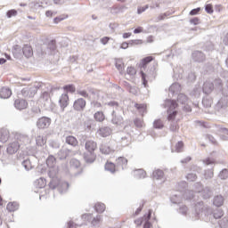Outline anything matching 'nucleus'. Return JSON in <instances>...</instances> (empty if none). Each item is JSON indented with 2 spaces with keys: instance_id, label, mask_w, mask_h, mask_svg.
Masks as SVG:
<instances>
[{
  "instance_id": "obj_60",
  "label": "nucleus",
  "mask_w": 228,
  "mask_h": 228,
  "mask_svg": "<svg viewBox=\"0 0 228 228\" xmlns=\"http://www.w3.org/2000/svg\"><path fill=\"white\" fill-rule=\"evenodd\" d=\"M152 60H154L152 58V56H148L146 58L142 59V67H145V65H147L148 63H151V61H152Z\"/></svg>"
},
{
  "instance_id": "obj_7",
  "label": "nucleus",
  "mask_w": 228,
  "mask_h": 228,
  "mask_svg": "<svg viewBox=\"0 0 228 228\" xmlns=\"http://www.w3.org/2000/svg\"><path fill=\"white\" fill-rule=\"evenodd\" d=\"M203 211L209 213V207L205 206L203 201H199L195 205V213L194 216H192V220H199V218H200V213H203Z\"/></svg>"
},
{
  "instance_id": "obj_41",
  "label": "nucleus",
  "mask_w": 228,
  "mask_h": 228,
  "mask_svg": "<svg viewBox=\"0 0 228 228\" xmlns=\"http://www.w3.org/2000/svg\"><path fill=\"white\" fill-rule=\"evenodd\" d=\"M69 165H70V170H74L78 167H81V163L79 162V160L76 159H71V160L69 161Z\"/></svg>"
},
{
  "instance_id": "obj_22",
  "label": "nucleus",
  "mask_w": 228,
  "mask_h": 228,
  "mask_svg": "<svg viewBox=\"0 0 228 228\" xmlns=\"http://www.w3.org/2000/svg\"><path fill=\"white\" fill-rule=\"evenodd\" d=\"M12 97V90L10 88L3 87L0 89V99H9Z\"/></svg>"
},
{
  "instance_id": "obj_15",
  "label": "nucleus",
  "mask_w": 228,
  "mask_h": 228,
  "mask_svg": "<svg viewBox=\"0 0 228 228\" xmlns=\"http://www.w3.org/2000/svg\"><path fill=\"white\" fill-rule=\"evenodd\" d=\"M10 139V130L6 128H2L0 130V142L2 143H6Z\"/></svg>"
},
{
  "instance_id": "obj_13",
  "label": "nucleus",
  "mask_w": 228,
  "mask_h": 228,
  "mask_svg": "<svg viewBox=\"0 0 228 228\" xmlns=\"http://www.w3.org/2000/svg\"><path fill=\"white\" fill-rule=\"evenodd\" d=\"M59 104L61 106V110H62V111H65V108L69 106V94H61L59 99Z\"/></svg>"
},
{
  "instance_id": "obj_61",
  "label": "nucleus",
  "mask_w": 228,
  "mask_h": 228,
  "mask_svg": "<svg viewBox=\"0 0 228 228\" xmlns=\"http://www.w3.org/2000/svg\"><path fill=\"white\" fill-rule=\"evenodd\" d=\"M126 74H128V76H134L136 74V69L133 67H128L126 69Z\"/></svg>"
},
{
  "instance_id": "obj_57",
  "label": "nucleus",
  "mask_w": 228,
  "mask_h": 228,
  "mask_svg": "<svg viewBox=\"0 0 228 228\" xmlns=\"http://www.w3.org/2000/svg\"><path fill=\"white\" fill-rule=\"evenodd\" d=\"M219 225L221 228H225L227 227L228 225V219L224 217L223 219H221L219 222H218Z\"/></svg>"
},
{
  "instance_id": "obj_53",
  "label": "nucleus",
  "mask_w": 228,
  "mask_h": 228,
  "mask_svg": "<svg viewBox=\"0 0 228 228\" xmlns=\"http://www.w3.org/2000/svg\"><path fill=\"white\" fill-rule=\"evenodd\" d=\"M224 216V211L222 209H217L214 212V218L218 220V218H222Z\"/></svg>"
},
{
  "instance_id": "obj_17",
  "label": "nucleus",
  "mask_w": 228,
  "mask_h": 228,
  "mask_svg": "<svg viewBox=\"0 0 228 228\" xmlns=\"http://www.w3.org/2000/svg\"><path fill=\"white\" fill-rule=\"evenodd\" d=\"M192 60L200 63L206 60V55L200 51H195L192 53Z\"/></svg>"
},
{
  "instance_id": "obj_31",
  "label": "nucleus",
  "mask_w": 228,
  "mask_h": 228,
  "mask_svg": "<svg viewBox=\"0 0 228 228\" xmlns=\"http://www.w3.org/2000/svg\"><path fill=\"white\" fill-rule=\"evenodd\" d=\"M100 152H102V154H111V152H113V149H111L108 144H102L100 146Z\"/></svg>"
},
{
  "instance_id": "obj_56",
  "label": "nucleus",
  "mask_w": 228,
  "mask_h": 228,
  "mask_svg": "<svg viewBox=\"0 0 228 228\" xmlns=\"http://www.w3.org/2000/svg\"><path fill=\"white\" fill-rule=\"evenodd\" d=\"M183 147H184V143L183 142H178L175 145V152H183Z\"/></svg>"
},
{
  "instance_id": "obj_62",
  "label": "nucleus",
  "mask_w": 228,
  "mask_h": 228,
  "mask_svg": "<svg viewBox=\"0 0 228 228\" xmlns=\"http://www.w3.org/2000/svg\"><path fill=\"white\" fill-rule=\"evenodd\" d=\"M205 12H207V13H213L214 10H213V5L211 4H208L205 5Z\"/></svg>"
},
{
  "instance_id": "obj_42",
  "label": "nucleus",
  "mask_w": 228,
  "mask_h": 228,
  "mask_svg": "<svg viewBox=\"0 0 228 228\" xmlns=\"http://www.w3.org/2000/svg\"><path fill=\"white\" fill-rule=\"evenodd\" d=\"M177 102L180 104H186V102H188V96H186L184 94H178Z\"/></svg>"
},
{
  "instance_id": "obj_37",
  "label": "nucleus",
  "mask_w": 228,
  "mask_h": 228,
  "mask_svg": "<svg viewBox=\"0 0 228 228\" xmlns=\"http://www.w3.org/2000/svg\"><path fill=\"white\" fill-rule=\"evenodd\" d=\"M36 143L37 145H38V147H42L43 145H45V143H47V139L43 135H38L36 138Z\"/></svg>"
},
{
  "instance_id": "obj_21",
  "label": "nucleus",
  "mask_w": 228,
  "mask_h": 228,
  "mask_svg": "<svg viewBox=\"0 0 228 228\" xmlns=\"http://www.w3.org/2000/svg\"><path fill=\"white\" fill-rule=\"evenodd\" d=\"M215 89V86L213 85V82L207 81L203 84V93L207 95L211 94L213 90Z\"/></svg>"
},
{
  "instance_id": "obj_63",
  "label": "nucleus",
  "mask_w": 228,
  "mask_h": 228,
  "mask_svg": "<svg viewBox=\"0 0 228 228\" xmlns=\"http://www.w3.org/2000/svg\"><path fill=\"white\" fill-rule=\"evenodd\" d=\"M195 79H197V76L195 75L194 72H191L188 75V81H190L191 83H193V81H195Z\"/></svg>"
},
{
  "instance_id": "obj_27",
  "label": "nucleus",
  "mask_w": 228,
  "mask_h": 228,
  "mask_svg": "<svg viewBox=\"0 0 228 228\" xmlns=\"http://www.w3.org/2000/svg\"><path fill=\"white\" fill-rule=\"evenodd\" d=\"M17 142L18 143H20V145H26V143H29V137H28V135H24V134H20L17 135Z\"/></svg>"
},
{
  "instance_id": "obj_3",
  "label": "nucleus",
  "mask_w": 228,
  "mask_h": 228,
  "mask_svg": "<svg viewBox=\"0 0 228 228\" xmlns=\"http://www.w3.org/2000/svg\"><path fill=\"white\" fill-rule=\"evenodd\" d=\"M196 191L200 193V197L205 200L213 197V191L209 187H205L200 183H195Z\"/></svg>"
},
{
  "instance_id": "obj_2",
  "label": "nucleus",
  "mask_w": 228,
  "mask_h": 228,
  "mask_svg": "<svg viewBox=\"0 0 228 228\" xmlns=\"http://www.w3.org/2000/svg\"><path fill=\"white\" fill-rule=\"evenodd\" d=\"M177 106V102L174 100H166L164 102V108H167V120H174L177 115V111L175 107Z\"/></svg>"
},
{
  "instance_id": "obj_33",
  "label": "nucleus",
  "mask_w": 228,
  "mask_h": 228,
  "mask_svg": "<svg viewBox=\"0 0 228 228\" xmlns=\"http://www.w3.org/2000/svg\"><path fill=\"white\" fill-rule=\"evenodd\" d=\"M214 206H216V208H220V206H224V196L217 195L214 198L213 201Z\"/></svg>"
},
{
  "instance_id": "obj_43",
  "label": "nucleus",
  "mask_w": 228,
  "mask_h": 228,
  "mask_svg": "<svg viewBox=\"0 0 228 228\" xmlns=\"http://www.w3.org/2000/svg\"><path fill=\"white\" fill-rule=\"evenodd\" d=\"M181 200H183V198L181 197V194H174L171 197V202L173 204H181Z\"/></svg>"
},
{
  "instance_id": "obj_1",
  "label": "nucleus",
  "mask_w": 228,
  "mask_h": 228,
  "mask_svg": "<svg viewBox=\"0 0 228 228\" xmlns=\"http://www.w3.org/2000/svg\"><path fill=\"white\" fill-rule=\"evenodd\" d=\"M60 172V168L57 166H53L49 167L48 175L51 179L49 183V186L52 190H55L58 188L61 193H65L69 190V183L61 181L58 178V174Z\"/></svg>"
},
{
  "instance_id": "obj_30",
  "label": "nucleus",
  "mask_w": 228,
  "mask_h": 228,
  "mask_svg": "<svg viewBox=\"0 0 228 228\" xmlns=\"http://www.w3.org/2000/svg\"><path fill=\"white\" fill-rule=\"evenodd\" d=\"M169 92L173 95H175V94H179L181 92V85L179 83H174L170 87H169Z\"/></svg>"
},
{
  "instance_id": "obj_14",
  "label": "nucleus",
  "mask_w": 228,
  "mask_h": 228,
  "mask_svg": "<svg viewBox=\"0 0 228 228\" xmlns=\"http://www.w3.org/2000/svg\"><path fill=\"white\" fill-rule=\"evenodd\" d=\"M85 149L87 152L94 153L95 152V149H97V142L92 140L86 141L85 143Z\"/></svg>"
},
{
  "instance_id": "obj_36",
  "label": "nucleus",
  "mask_w": 228,
  "mask_h": 228,
  "mask_svg": "<svg viewBox=\"0 0 228 228\" xmlns=\"http://www.w3.org/2000/svg\"><path fill=\"white\" fill-rule=\"evenodd\" d=\"M17 209H19V203L17 201L9 202L7 204L8 211L13 212V211H17Z\"/></svg>"
},
{
  "instance_id": "obj_40",
  "label": "nucleus",
  "mask_w": 228,
  "mask_h": 228,
  "mask_svg": "<svg viewBox=\"0 0 228 228\" xmlns=\"http://www.w3.org/2000/svg\"><path fill=\"white\" fill-rule=\"evenodd\" d=\"M96 213H104L106 210V205L104 203H96L94 206Z\"/></svg>"
},
{
  "instance_id": "obj_11",
  "label": "nucleus",
  "mask_w": 228,
  "mask_h": 228,
  "mask_svg": "<svg viewBox=\"0 0 228 228\" xmlns=\"http://www.w3.org/2000/svg\"><path fill=\"white\" fill-rule=\"evenodd\" d=\"M49 126H51V118L48 117H42L37 121V126L38 129H47Z\"/></svg>"
},
{
  "instance_id": "obj_58",
  "label": "nucleus",
  "mask_w": 228,
  "mask_h": 228,
  "mask_svg": "<svg viewBox=\"0 0 228 228\" xmlns=\"http://www.w3.org/2000/svg\"><path fill=\"white\" fill-rule=\"evenodd\" d=\"M219 177H220V179H227V177H228V170L227 169H223L219 173Z\"/></svg>"
},
{
  "instance_id": "obj_6",
  "label": "nucleus",
  "mask_w": 228,
  "mask_h": 228,
  "mask_svg": "<svg viewBox=\"0 0 228 228\" xmlns=\"http://www.w3.org/2000/svg\"><path fill=\"white\" fill-rule=\"evenodd\" d=\"M228 108V99L227 96L221 98L216 104L215 110L220 115H224L227 111Z\"/></svg>"
},
{
  "instance_id": "obj_18",
  "label": "nucleus",
  "mask_w": 228,
  "mask_h": 228,
  "mask_svg": "<svg viewBox=\"0 0 228 228\" xmlns=\"http://www.w3.org/2000/svg\"><path fill=\"white\" fill-rule=\"evenodd\" d=\"M20 147V143L17 142H13L10 143L7 147V152L8 154H15L19 151V148Z\"/></svg>"
},
{
  "instance_id": "obj_51",
  "label": "nucleus",
  "mask_w": 228,
  "mask_h": 228,
  "mask_svg": "<svg viewBox=\"0 0 228 228\" xmlns=\"http://www.w3.org/2000/svg\"><path fill=\"white\" fill-rule=\"evenodd\" d=\"M63 90L74 94V92H76V86L74 85H67L63 86Z\"/></svg>"
},
{
  "instance_id": "obj_20",
  "label": "nucleus",
  "mask_w": 228,
  "mask_h": 228,
  "mask_svg": "<svg viewBox=\"0 0 228 228\" xmlns=\"http://www.w3.org/2000/svg\"><path fill=\"white\" fill-rule=\"evenodd\" d=\"M69 155L70 150L67 148H61L57 153L59 159H67V158H69Z\"/></svg>"
},
{
  "instance_id": "obj_44",
  "label": "nucleus",
  "mask_w": 228,
  "mask_h": 228,
  "mask_svg": "<svg viewBox=\"0 0 228 228\" xmlns=\"http://www.w3.org/2000/svg\"><path fill=\"white\" fill-rule=\"evenodd\" d=\"M105 170H107V172H110V174H115V164L107 162L105 164Z\"/></svg>"
},
{
  "instance_id": "obj_24",
  "label": "nucleus",
  "mask_w": 228,
  "mask_h": 228,
  "mask_svg": "<svg viewBox=\"0 0 228 228\" xmlns=\"http://www.w3.org/2000/svg\"><path fill=\"white\" fill-rule=\"evenodd\" d=\"M45 47L47 51H45V54H52L53 51H56V40H51Z\"/></svg>"
},
{
  "instance_id": "obj_10",
  "label": "nucleus",
  "mask_w": 228,
  "mask_h": 228,
  "mask_svg": "<svg viewBox=\"0 0 228 228\" xmlns=\"http://www.w3.org/2000/svg\"><path fill=\"white\" fill-rule=\"evenodd\" d=\"M86 108V100L84 98H77L73 103V109L75 111H85Z\"/></svg>"
},
{
  "instance_id": "obj_52",
  "label": "nucleus",
  "mask_w": 228,
  "mask_h": 228,
  "mask_svg": "<svg viewBox=\"0 0 228 228\" xmlns=\"http://www.w3.org/2000/svg\"><path fill=\"white\" fill-rule=\"evenodd\" d=\"M213 49H215V45L213 43H211V41H208L205 44L204 51H213Z\"/></svg>"
},
{
  "instance_id": "obj_28",
  "label": "nucleus",
  "mask_w": 228,
  "mask_h": 228,
  "mask_svg": "<svg viewBox=\"0 0 228 228\" xmlns=\"http://www.w3.org/2000/svg\"><path fill=\"white\" fill-rule=\"evenodd\" d=\"M153 179H157V181H163L165 179V173L163 170L156 169L153 171Z\"/></svg>"
},
{
  "instance_id": "obj_16",
  "label": "nucleus",
  "mask_w": 228,
  "mask_h": 228,
  "mask_svg": "<svg viewBox=\"0 0 228 228\" xmlns=\"http://www.w3.org/2000/svg\"><path fill=\"white\" fill-rule=\"evenodd\" d=\"M97 133L102 138H107V136H110V134H111V128L110 126H102L99 128Z\"/></svg>"
},
{
  "instance_id": "obj_50",
  "label": "nucleus",
  "mask_w": 228,
  "mask_h": 228,
  "mask_svg": "<svg viewBox=\"0 0 228 228\" xmlns=\"http://www.w3.org/2000/svg\"><path fill=\"white\" fill-rule=\"evenodd\" d=\"M213 175H215L213 169H208L205 171V174H204L205 179H213Z\"/></svg>"
},
{
  "instance_id": "obj_46",
  "label": "nucleus",
  "mask_w": 228,
  "mask_h": 228,
  "mask_svg": "<svg viewBox=\"0 0 228 228\" xmlns=\"http://www.w3.org/2000/svg\"><path fill=\"white\" fill-rule=\"evenodd\" d=\"M153 127L155 129H163V127H165V125L163 124V121L161 119H156L153 122Z\"/></svg>"
},
{
  "instance_id": "obj_25",
  "label": "nucleus",
  "mask_w": 228,
  "mask_h": 228,
  "mask_svg": "<svg viewBox=\"0 0 228 228\" xmlns=\"http://www.w3.org/2000/svg\"><path fill=\"white\" fill-rule=\"evenodd\" d=\"M22 53L25 58H31L33 56V48L30 45H25L22 48Z\"/></svg>"
},
{
  "instance_id": "obj_4",
  "label": "nucleus",
  "mask_w": 228,
  "mask_h": 228,
  "mask_svg": "<svg viewBox=\"0 0 228 228\" xmlns=\"http://www.w3.org/2000/svg\"><path fill=\"white\" fill-rule=\"evenodd\" d=\"M82 220L91 222L93 227H100L101 222H102V216L97 215L96 216L94 217L92 214H84L82 215Z\"/></svg>"
},
{
  "instance_id": "obj_9",
  "label": "nucleus",
  "mask_w": 228,
  "mask_h": 228,
  "mask_svg": "<svg viewBox=\"0 0 228 228\" xmlns=\"http://www.w3.org/2000/svg\"><path fill=\"white\" fill-rule=\"evenodd\" d=\"M116 142L121 143L122 147H127L131 143V137L129 134L124 135V134H118L116 135Z\"/></svg>"
},
{
  "instance_id": "obj_5",
  "label": "nucleus",
  "mask_w": 228,
  "mask_h": 228,
  "mask_svg": "<svg viewBox=\"0 0 228 228\" xmlns=\"http://www.w3.org/2000/svg\"><path fill=\"white\" fill-rule=\"evenodd\" d=\"M77 95L80 97H84V99H88L89 101L92 99L91 95H97V91L92 87H87L86 89H83L81 87L77 89Z\"/></svg>"
},
{
  "instance_id": "obj_45",
  "label": "nucleus",
  "mask_w": 228,
  "mask_h": 228,
  "mask_svg": "<svg viewBox=\"0 0 228 228\" xmlns=\"http://www.w3.org/2000/svg\"><path fill=\"white\" fill-rule=\"evenodd\" d=\"M22 167L25 168V170H31L33 168V165L31 164V160L25 159L21 163Z\"/></svg>"
},
{
  "instance_id": "obj_49",
  "label": "nucleus",
  "mask_w": 228,
  "mask_h": 228,
  "mask_svg": "<svg viewBox=\"0 0 228 228\" xmlns=\"http://www.w3.org/2000/svg\"><path fill=\"white\" fill-rule=\"evenodd\" d=\"M17 10L15 9L9 10L6 12V17L7 19H12V17H17Z\"/></svg>"
},
{
  "instance_id": "obj_59",
  "label": "nucleus",
  "mask_w": 228,
  "mask_h": 228,
  "mask_svg": "<svg viewBox=\"0 0 228 228\" xmlns=\"http://www.w3.org/2000/svg\"><path fill=\"white\" fill-rule=\"evenodd\" d=\"M178 212L181 215H186L188 213V207L184 205L180 206Z\"/></svg>"
},
{
  "instance_id": "obj_12",
  "label": "nucleus",
  "mask_w": 228,
  "mask_h": 228,
  "mask_svg": "<svg viewBox=\"0 0 228 228\" xmlns=\"http://www.w3.org/2000/svg\"><path fill=\"white\" fill-rule=\"evenodd\" d=\"M112 124L115 126H120L121 124H124V118L117 110H113L112 111Z\"/></svg>"
},
{
  "instance_id": "obj_8",
  "label": "nucleus",
  "mask_w": 228,
  "mask_h": 228,
  "mask_svg": "<svg viewBox=\"0 0 228 228\" xmlns=\"http://www.w3.org/2000/svg\"><path fill=\"white\" fill-rule=\"evenodd\" d=\"M37 92H38V86H33L30 87H25L21 90V94L23 97H35L37 94Z\"/></svg>"
},
{
  "instance_id": "obj_29",
  "label": "nucleus",
  "mask_w": 228,
  "mask_h": 228,
  "mask_svg": "<svg viewBox=\"0 0 228 228\" xmlns=\"http://www.w3.org/2000/svg\"><path fill=\"white\" fill-rule=\"evenodd\" d=\"M116 162H117V167H121L122 170H124V168H126L127 167V159L124 157L118 158Z\"/></svg>"
},
{
  "instance_id": "obj_55",
  "label": "nucleus",
  "mask_w": 228,
  "mask_h": 228,
  "mask_svg": "<svg viewBox=\"0 0 228 228\" xmlns=\"http://www.w3.org/2000/svg\"><path fill=\"white\" fill-rule=\"evenodd\" d=\"M51 99V96L49 95V92L45 91L41 95V101H45V102H47Z\"/></svg>"
},
{
  "instance_id": "obj_39",
  "label": "nucleus",
  "mask_w": 228,
  "mask_h": 228,
  "mask_svg": "<svg viewBox=\"0 0 228 228\" xmlns=\"http://www.w3.org/2000/svg\"><path fill=\"white\" fill-rule=\"evenodd\" d=\"M105 118L106 117L104 116V113L102 111H97L94 114V120H96V122H104Z\"/></svg>"
},
{
  "instance_id": "obj_47",
  "label": "nucleus",
  "mask_w": 228,
  "mask_h": 228,
  "mask_svg": "<svg viewBox=\"0 0 228 228\" xmlns=\"http://www.w3.org/2000/svg\"><path fill=\"white\" fill-rule=\"evenodd\" d=\"M116 69H118L119 72H122L124 70V62L122 61V60H116Z\"/></svg>"
},
{
  "instance_id": "obj_26",
  "label": "nucleus",
  "mask_w": 228,
  "mask_h": 228,
  "mask_svg": "<svg viewBox=\"0 0 228 228\" xmlns=\"http://www.w3.org/2000/svg\"><path fill=\"white\" fill-rule=\"evenodd\" d=\"M65 142L71 147H77V139L74 135L66 136Z\"/></svg>"
},
{
  "instance_id": "obj_38",
  "label": "nucleus",
  "mask_w": 228,
  "mask_h": 228,
  "mask_svg": "<svg viewBox=\"0 0 228 228\" xmlns=\"http://www.w3.org/2000/svg\"><path fill=\"white\" fill-rule=\"evenodd\" d=\"M135 108L141 113V115H145L147 113V105L142 103H135Z\"/></svg>"
},
{
  "instance_id": "obj_23",
  "label": "nucleus",
  "mask_w": 228,
  "mask_h": 228,
  "mask_svg": "<svg viewBox=\"0 0 228 228\" xmlns=\"http://www.w3.org/2000/svg\"><path fill=\"white\" fill-rule=\"evenodd\" d=\"M152 216V210H149L148 214L144 215V224L143 228H152V224L151 223V217Z\"/></svg>"
},
{
  "instance_id": "obj_19",
  "label": "nucleus",
  "mask_w": 228,
  "mask_h": 228,
  "mask_svg": "<svg viewBox=\"0 0 228 228\" xmlns=\"http://www.w3.org/2000/svg\"><path fill=\"white\" fill-rule=\"evenodd\" d=\"M14 106L17 110H26L28 108V102L24 99H17L14 102Z\"/></svg>"
},
{
  "instance_id": "obj_48",
  "label": "nucleus",
  "mask_w": 228,
  "mask_h": 228,
  "mask_svg": "<svg viewBox=\"0 0 228 228\" xmlns=\"http://www.w3.org/2000/svg\"><path fill=\"white\" fill-rule=\"evenodd\" d=\"M212 85H214V88H217V90H222V79L216 78V80H214Z\"/></svg>"
},
{
  "instance_id": "obj_32",
  "label": "nucleus",
  "mask_w": 228,
  "mask_h": 228,
  "mask_svg": "<svg viewBox=\"0 0 228 228\" xmlns=\"http://www.w3.org/2000/svg\"><path fill=\"white\" fill-rule=\"evenodd\" d=\"M84 159L86 163H94V161H95V153H85Z\"/></svg>"
},
{
  "instance_id": "obj_35",
  "label": "nucleus",
  "mask_w": 228,
  "mask_h": 228,
  "mask_svg": "<svg viewBox=\"0 0 228 228\" xmlns=\"http://www.w3.org/2000/svg\"><path fill=\"white\" fill-rule=\"evenodd\" d=\"M46 165L48 168L56 167V158H54L53 155H50L46 159Z\"/></svg>"
},
{
  "instance_id": "obj_34",
  "label": "nucleus",
  "mask_w": 228,
  "mask_h": 228,
  "mask_svg": "<svg viewBox=\"0 0 228 228\" xmlns=\"http://www.w3.org/2000/svg\"><path fill=\"white\" fill-rule=\"evenodd\" d=\"M135 179H145L146 173L143 169H136L134 171Z\"/></svg>"
},
{
  "instance_id": "obj_54",
  "label": "nucleus",
  "mask_w": 228,
  "mask_h": 228,
  "mask_svg": "<svg viewBox=\"0 0 228 228\" xmlns=\"http://www.w3.org/2000/svg\"><path fill=\"white\" fill-rule=\"evenodd\" d=\"M187 181H190L191 183H193V181H197V175L193 173H190L186 175Z\"/></svg>"
},
{
  "instance_id": "obj_64",
  "label": "nucleus",
  "mask_w": 228,
  "mask_h": 228,
  "mask_svg": "<svg viewBox=\"0 0 228 228\" xmlns=\"http://www.w3.org/2000/svg\"><path fill=\"white\" fill-rule=\"evenodd\" d=\"M146 10H149V5L138 7V9H137L138 15H142V13H143V12H145Z\"/></svg>"
}]
</instances>
